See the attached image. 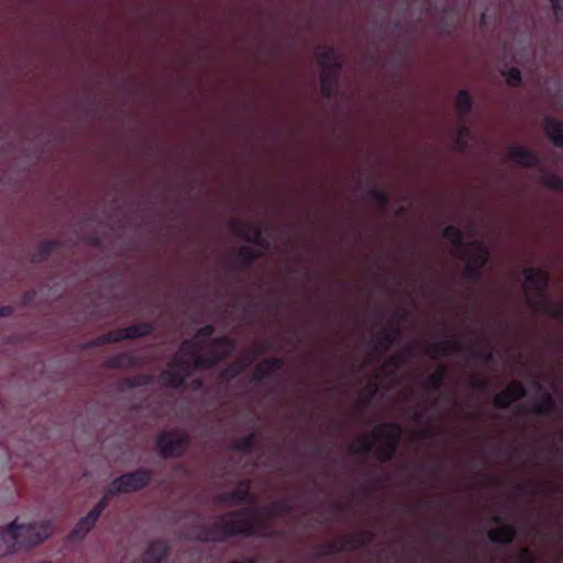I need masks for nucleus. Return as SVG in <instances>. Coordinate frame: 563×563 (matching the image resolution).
<instances>
[{"mask_svg": "<svg viewBox=\"0 0 563 563\" xmlns=\"http://www.w3.org/2000/svg\"><path fill=\"white\" fill-rule=\"evenodd\" d=\"M258 510L254 508H243L230 511L220 517L212 525H199L196 527L194 538L200 542H224L233 537H260L261 527L250 516L257 515Z\"/></svg>", "mask_w": 563, "mask_h": 563, "instance_id": "nucleus-1", "label": "nucleus"}, {"mask_svg": "<svg viewBox=\"0 0 563 563\" xmlns=\"http://www.w3.org/2000/svg\"><path fill=\"white\" fill-rule=\"evenodd\" d=\"M401 437L402 428L398 422H383L377 427V433L365 435L357 443L352 444L350 450L354 454L367 455L373 451L374 441L382 439L383 442L375 450V456L382 463H387L395 457Z\"/></svg>", "mask_w": 563, "mask_h": 563, "instance_id": "nucleus-2", "label": "nucleus"}, {"mask_svg": "<svg viewBox=\"0 0 563 563\" xmlns=\"http://www.w3.org/2000/svg\"><path fill=\"white\" fill-rule=\"evenodd\" d=\"M523 276L525 294L529 306L537 312L563 322V302H554L547 298L548 274L542 269L529 267L523 271Z\"/></svg>", "mask_w": 563, "mask_h": 563, "instance_id": "nucleus-3", "label": "nucleus"}, {"mask_svg": "<svg viewBox=\"0 0 563 563\" xmlns=\"http://www.w3.org/2000/svg\"><path fill=\"white\" fill-rule=\"evenodd\" d=\"M49 534L46 522L16 526L14 521L0 531V556L43 542Z\"/></svg>", "mask_w": 563, "mask_h": 563, "instance_id": "nucleus-4", "label": "nucleus"}, {"mask_svg": "<svg viewBox=\"0 0 563 563\" xmlns=\"http://www.w3.org/2000/svg\"><path fill=\"white\" fill-rule=\"evenodd\" d=\"M159 454L165 459L181 457L190 445V437L183 429L161 431L156 439Z\"/></svg>", "mask_w": 563, "mask_h": 563, "instance_id": "nucleus-5", "label": "nucleus"}, {"mask_svg": "<svg viewBox=\"0 0 563 563\" xmlns=\"http://www.w3.org/2000/svg\"><path fill=\"white\" fill-rule=\"evenodd\" d=\"M191 362L183 355H175L161 373L159 380L163 386L170 389H180L185 386L186 379L192 375Z\"/></svg>", "mask_w": 563, "mask_h": 563, "instance_id": "nucleus-6", "label": "nucleus"}, {"mask_svg": "<svg viewBox=\"0 0 563 563\" xmlns=\"http://www.w3.org/2000/svg\"><path fill=\"white\" fill-rule=\"evenodd\" d=\"M201 344L194 339L184 340L175 355H183L191 362L194 369H210L219 364L218 357H208L207 353H201Z\"/></svg>", "mask_w": 563, "mask_h": 563, "instance_id": "nucleus-7", "label": "nucleus"}, {"mask_svg": "<svg viewBox=\"0 0 563 563\" xmlns=\"http://www.w3.org/2000/svg\"><path fill=\"white\" fill-rule=\"evenodd\" d=\"M373 538L374 533L372 531H365L362 534H351L342 542L335 541L322 545L318 555L325 558L339 554L347 549H360L365 547Z\"/></svg>", "mask_w": 563, "mask_h": 563, "instance_id": "nucleus-8", "label": "nucleus"}, {"mask_svg": "<svg viewBox=\"0 0 563 563\" xmlns=\"http://www.w3.org/2000/svg\"><path fill=\"white\" fill-rule=\"evenodd\" d=\"M231 228L233 233L236 236L243 239L244 241L255 244L263 251L269 249V242L264 236L263 231L258 225L242 222L239 220H233L231 222Z\"/></svg>", "mask_w": 563, "mask_h": 563, "instance_id": "nucleus-9", "label": "nucleus"}, {"mask_svg": "<svg viewBox=\"0 0 563 563\" xmlns=\"http://www.w3.org/2000/svg\"><path fill=\"white\" fill-rule=\"evenodd\" d=\"M214 504L229 506L233 504H253L254 498L251 493L250 482L246 479L240 481L238 487L231 492L220 493L213 498Z\"/></svg>", "mask_w": 563, "mask_h": 563, "instance_id": "nucleus-10", "label": "nucleus"}, {"mask_svg": "<svg viewBox=\"0 0 563 563\" xmlns=\"http://www.w3.org/2000/svg\"><path fill=\"white\" fill-rule=\"evenodd\" d=\"M466 255L456 253V256L465 263H472L485 267L489 260V250L485 242L475 240L466 244Z\"/></svg>", "mask_w": 563, "mask_h": 563, "instance_id": "nucleus-11", "label": "nucleus"}, {"mask_svg": "<svg viewBox=\"0 0 563 563\" xmlns=\"http://www.w3.org/2000/svg\"><path fill=\"white\" fill-rule=\"evenodd\" d=\"M235 349V342L230 336L222 335L209 340L208 357H218L219 363L229 356Z\"/></svg>", "mask_w": 563, "mask_h": 563, "instance_id": "nucleus-12", "label": "nucleus"}, {"mask_svg": "<svg viewBox=\"0 0 563 563\" xmlns=\"http://www.w3.org/2000/svg\"><path fill=\"white\" fill-rule=\"evenodd\" d=\"M140 484L141 476L137 472L132 474H124L112 482L110 488L107 490L103 497H106L107 501L108 498L115 493H129L136 490L140 487Z\"/></svg>", "mask_w": 563, "mask_h": 563, "instance_id": "nucleus-13", "label": "nucleus"}, {"mask_svg": "<svg viewBox=\"0 0 563 563\" xmlns=\"http://www.w3.org/2000/svg\"><path fill=\"white\" fill-rule=\"evenodd\" d=\"M342 64L334 65V69H322L320 75V90L324 98L330 99L336 93L339 76Z\"/></svg>", "mask_w": 563, "mask_h": 563, "instance_id": "nucleus-14", "label": "nucleus"}, {"mask_svg": "<svg viewBox=\"0 0 563 563\" xmlns=\"http://www.w3.org/2000/svg\"><path fill=\"white\" fill-rule=\"evenodd\" d=\"M106 507V497L99 501L98 506L93 508L86 517L81 518L76 525L73 536L74 538H82L95 526L101 511Z\"/></svg>", "mask_w": 563, "mask_h": 563, "instance_id": "nucleus-15", "label": "nucleus"}, {"mask_svg": "<svg viewBox=\"0 0 563 563\" xmlns=\"http://www.w3.org/2000/svg\"><path fill=\"white\" fill-rule=\"evenodd\" d=\"M518 528L514 523L501 525L496 529L488 531L487 537L494 544L508 545L514 542L517 537Z\"/></svg>", "mask_w": 563, "mask_h": 563, "instance_id": "nucleus-16", "label": "nucleus"}, {"mask_svg": "<svg viewBox=\"0 0 563 563\" xmlns=\"http://www.w3.org/2000/svg\"><path fill=\"white\" fill-rule=\"evenodd\" d=\"M510 158L523 167H536L540 164L539 156L531 150L523 146H511L509 148Z\"/></svg>", "mask_w": 563, "mask_h": 563, "instance_id": "nucleus-17", "label": "nucleus"}, {"mask_svg": "<svg viewBox=\"0 0 563 563\" xmlns=\"http://www.w3.org/2000/svg\"><path fill=\"white\" fill-rule=\"evenodd\" d=\"M464 350V344L457 340H442L428 349V354L437 358L439 356H446L454 353H460Z\"/></svg>", "mask_w": 563, "mask_h": 563, "instance_id": "nucleus-18", "label": "nucleus"}, {"mask_svg": "<svg viewBox=\"0 0 563 563\" xmlns=\"http://www.w3.org/2000/svg\"><path fill=\"white\" fill-rule=\"evenodd\" d=\"M400 336V330L396 323H390L378 335L375 351L379 354L385 353Z\"/></svg>", "mask_w": 563, "mask_h": 563, "instance_id": "nucleus-19", "label": "nucleus"}, {"mask_svg": "<svg viewBox=\"0 0 563 563\" xmlns=\"http://www.w3.org/2000/svg\"><path fill=\"white\" fill-rule=\"evenodd\" d=\"M543 130L551 142L559 148H563V122L553 117L543 120Z\"/></svg>", "mask_w": 563, "mask_h": 563, "instance_id": "nucleus-20", "label": "nucleus"}, {"mask_svg": "<svg viewBox=\"0 0 563 563\" xmlns=\"http://www.w3.org/2000/svg\"><path fill=\"white\" fill-rule=\"evenodd\" d=\"M167 555L168 547L164 542H154L143 550V563H163Z\"/></svg>", "mask_w": 563, "mask_h": 563, "instance_id": "nucleus-21", "label": "nucleus"}, {"mask_svg": "<svg viewBox=\"0 0 563 563\" xmlns=\"http://www.w3.org/2000/svg\"><path fill=\"white\" fill-rule=\"evenodd\" d=\"M442 235L444 239L451 242V244L455 247L456 253H463L466 255V244L468 242L465 241L464 234L462 230L456 225H446L443 231Z\"/></svg>", "mask_w": 563, "mask_h": 563, "instance_id": "nucleus-22", "label": "nucleus"}, {"mask_svg": "<svg viewBox=\"0 0 563 563\" xmlns=\"http://www.w3.org/2000/svg\"><path fill=\"white\" fill-rule=\"evenodd\" d=\"M558 410V404L553 395L549 391H543L533 405L532 412L539 416H550Z\"/></svg>", "mask_w": 563, "mask_h": 563, "instance_id": "nucleus-23", "label": "nucleus"}, {"mask_svg": "<svg viewBox=\"0 0 563 563\" xmlns=\"http://www.w3.org/2000/svg\"><path fill=\"white\" fill-rule=\"evenodd\" d=\"M316 55L322 69H334V65L342 64L335 49L331 46H319Z\"/></svg>", "mask_w": 563, "mask_h": 563, "instance_id": "nucleus-24", "label": "nucleus"}, {"mask_svg": "<svg viewBox=\"0 0 563 563\" xmlns=\"http://www.w3.org/2000/svg\"><path fill=\"white\" fill-rule=\"evenodd\" d=\"M252 362L253 357L251 356L239 358L223 368L220 376L221 378L228 380L234 379L240 376Z\"/></svg>", "mask_w": 563, "mask_h": 563, "instance_id": "nucleus-25", "label": "nucleus"}, {"mask_svg": "<svg viewBox=\"0 0 563 563\" xmlns=\"http://www.w3.org/2000/svg\"><path fill=\"white\" fill-rule=\"evenodd\" d=\"M262 256V253L255 249L243 246L235 256V263L243 269L250 268L253 263Z\"/></svg>", "mask_w": 563, "mask_h": 563, "instance_id": "nucleus-26", "label": "nucleus"}, {"mask_svg": "<svg viewBox=\"0 0 563 563\" xmlns=\"http://www.w3.org/2000/svg\"><path fill=\"white\" fill-rule=\"evenodd\" d=\"M295 505L290 498H280L273 501L267 508L269 516H285L294 511Z\"/></svg>", "mask_w": 563, "mask_h": 563, "instance_id": "nucleus-27", "label": "nucleus"}, {"mask_svg": "<svg viewBox=\"0 0 563 563\" xmlns=\"http://www.w3.org/2000/svg\"><path fill=\"white\" fill-rule=\"evenodd\" d=\"M448 377V368L440 365L428 378L427 387L431 391H441Z\"/></svg>", "mask_w": 563, "mask_h": 563, "instance_id": "nucleus-28", "label": "nucleus"}, {"mask_svg": "<svg viewBox=\"0 0 563 563\" xmlns=\"http://www.w3.org/2000/svg\"><path fill=\"white\" fill-rule=\"evenodd\" d=\"M455 107L461 117L468 114L473 108V98L470 92L462 89L457 92L455 98Z\"/></svg>", "mask_w": 563, "mask_h": 563, "instance_id": "nucleus-29", "label": "nucleus"}, {"mask_svg": "<svg viewBox=\"0 0 563 563\" xmlns=\"http://www.w3.org/2000/svg\"><path fill=\"white\" fill-rule=\"evenodd\" d=\"M256 441V433L251 432L250 434L234 441L231 445V449L238 452H249L254 449Z\"/></svg>", "mask_w": 563, "mask_h": 563, "instance_id": "nucleus-30", "label": "nucleus"}, {"mask_svg": "<svg viewBox=\"0 0 563 563\" xmlns=\"http://www.w3.org/2000/svg\"><path fill=\"white\" fill-rule=\"evenodd\" d=\"M484 267L474 265L472 263H465L463 271V278L471 283H477L482 278Z\"/></svg>", "mask_w": 563, "mask_h": 563, "instance_id": "nucleus-31", "label": "nucleus"}, {"mask_svg": "<svg viewBox=\"0 0 563 563\" xmlns=\"http://www.w3.org/2000/svg\"><path fill=\"white\" fill-rule=\"evenodd\" d=\"M500 74L510 87H519L522 82L521 71L516 67L505 68Z\"/></svg>", "mask_w": 563, "mask_h": 563, "instance_id": "nucleus-32", "label": "nucleus"}, {"mask_svg": "<svg viewBox=\"0 0 563 563\" xmlns=\"http://www.w3.org/2000/svg\"><path fill=\"white\" fill-rule=\"evenodd\" d=\"M505 391L509 395L512 400L522 399L527 396V389L521 382H512L506 388Z\"/></svg>", "mask_w": 563, "mask_h": 563, "instance_id": "nucleus-33", "label": "nucleus"}, {"mask_svg": "<svg viewBox=\"0 0 563 563\" xmlns=\"http://www.w3.org/2000/svg\"><path fill=\"white\" fill-rule=\"evenodd\" d=\"M542 184L550 189L563 191V178L553 173H545L542 176Z\"/></svg>", "mask_w": 563, "mask_h": 563, "instance_id": "nucleus-34", "label": "nucleus"}, {"mask_svg": "<svg viewBox=\"0 0 563 563\" xmlns=\"http://www.w3.org/2000/svg\"><path fill=\"white\" fill-rule=\"evenodd\" d=\"M369 198L375 201L379 208H385L389 202V195L380 188L373 187L368 191Z\"/></svg>", "mask_w": 563, "mask_h": 563, "instance_id": "nucleus-35", "label": "nucleus"}, {"mask_svg": "<svg viewBox=\"0 0 563 563\" xmlns=\"http://www.w3.org/2000/svg\"><path fill=\"white\" fill-rule=\"evenodd\" d=\"M263 362V365L266 366V368L272 373V375L279 379L280 374L278 373L279 369L284 366V360L282 357H269L265 358Z\"/></svg>", "mask_w": 563, "mask_h": 563, "instance_id": "nucleus-36", "label": "nucleus"}, {"mask_svg": "<svg viewBox=\"0 0 563 563\" xmlns=\"http://www.w3.org/2000/svg\"><path fill=\"white\" fill-rule=\"evenodd\" d=\"M263 362V365L266 366V368L272 373V375L279 379L280 374L278 373L279 369L284 366V360L282 357H269L265 358Z\"/></svg>", "mask_w": 563, "mask_h": 563, "instance_id": "nucleus-37", "label": "nucleus"}, {"mask_svg": "<svg viewBox=\"0 0 563 563\" xmlns=\"http://www.w3.org/2000/svg\"><path fill=\"white\" fill-rule=\"evenodd\" d=\"M275 378L272 373L263 365V362L258 363L253 371L252 380L255 383H263L265 379Z\"/></svg>", "mask_w": 563, "mask_h": 563, "instance_id": "nucleus-38", "label": "nucleus"}, {"mask_svg": "<svg viewBox=\"0 0 563 563\" xmlns=\"http://www.w3.org/2000/svg\"><path fill=\"white\" fill-rule=\"evenodd\" d=\"M493 402L494 406L498 409H507L512 404V400L509 398V395L503 390L494 397Z\"/></svg>", "mask_w": 563, "mask_h": 563, "instance_id": "nucleus-39", "label": "nucleus"}, {"mask_svg": "<svg viewBox=\"0 0 563 563\" xmlns=\"http://www.w3.org/2000/svg\"><path fill=\"white\" fill-rule=\"evenodd\" d=\"M214 331H216V328L212 324H206L197 331L195 339L197 341L199 339H201V340L210 339L213 335Z\"/></svg>", "mask_w": 563, "mask_h": 563, "instance_id": "nucleus-40", "label": "nucleus"}, {"mask_svg": "<svg viewBox=\"0 0 563 563\" xmlns=\"http://www.w3.org/2000/svg\"><path fill=\"white\" fill-rule=\"evenodd\" d=\"M551 7H552V10H553V13H554V16L556 19V21H561L562 20V14H563V3H562V0H549Z\"/></svg>", "mask_w": 563, "mask_h": 563, "instance_id": "nucleus-41", "label": "nucleus"}, {"mask_svg": "<svg viewBox=\"0 0 563 563\" xmlns=\"http://www.w3.org/2000/svg\"><path fill=\"white\" fill-rule=\"evenodd\" d=\"M471 386L476 389V390H479V391H486L489 387V382L487 379H484V378H473L471 380Z\"/></svg>", "mask_w": 563, "mask_h": 563, "instance_id": "nucleus-42", "label": "nucleus"}, {"mask_svg": "<svg viewBox=\"0 0 563 563\" xmlns=\"http://www.w3.org/2000/svg\"><path fill=\"white\" fill-rule=\"evenodd\" d=\"M438 435V431L432 427H423L419 430V437L421 439H434Z\"/></svg>", "mask_w": 563, "mask_h": 563, "instance_id": "nucleus-43", "label": "nucleus"}, {"mask_svg": "<svg viewBox=\"0 0 563 563\" xmlns=\"http://www.w3.org/2000/svg\"><path fill=\"white\" fill-rule=\"evenodd\" d=\"M519 562L520 563H537L532 553L527 548L521 550L520 555H519Z\"/></svg>", "mask_w": 563, "mask_h": 563, "instance_id": "nucleus-44", "label": "nucleus"}, {"mask_svg": "<svg viewBox=\"0 0 563 563\" xmlns=\"http://www.w3.org/2000/svg\"><path fill=\"white\" fill-rule=\"evenodd\" d=\"M468 133H470V130L467 126L462 125L460 128L459 133H457V141H456L460 146H463L464 139L468 135Z\"/></svg>", "mask_w": 563, "mask_h": 563, "instance_id": "nucleus-45", "label": "nucleus"}, {"mask_svg": "<svg viewBox=\"0 0 563 563\" xmlns=\"http://www.w3.org/2000/svg\"><path fill=\"white\" fill-rule=\"evenodd\" d=\"M423 419H424V415H423V412L416 410V411L412 413V421H413L415 423H417V424H422V423H423Z\"/></svg>", "mask_w": 563, "mask_h": 563, "instance_id": "nucleus-46", "label": "nucleus"}, {"mask_svg": "<svg viewBox=\"0 0 563 563\" xmlns=\"http://www.w3.org/2000/svg\"><path fill=\"white\" fill-rule=\"evenodd\" d=\"M402 362L401 356L399 355H391L388 360V364H390L394 367H398Z\"/></svg>", "mask_w": 563, "mask_h": 563, "instance_id": "nucleus-47", "label": "nucleus"}, {"mask_svg": "<svg viewBox=\"0 0 563 563\" xmlns=\"http://www.w3.org/2000/svg\"><path fill=\"white\" fill-rule=\"evenodd\" d=\"M203 386V382L201 378H195L190 382V387L194 389V390H199L201 389Z\"/></svg>", "mask_w": 563, "mask_h": 563, "instance_id": "nucleus-48", "label": "nucleus"}, {"mask_svg": "<svg viewBox=\"0 0 563 563\" xmlns=\"http://www.w3.org/2000/svg\"><path fill=\"white\" fill-rule=\"evenodd\" d=\"M137 335H139L137 328H134V329L124 330V333L121 335V338H133V336H137Z\"/></svg>", "mask_w": 563, "mask_h": 563, "instance_id": "nucleus-49", "label": "nucleus"}, {"mask_svg": "<svg viewBox=\"0 0 563 563\" xmlns=\"http://www.w3.org/2000/svg\"><path fill=\"white\" fill-rule=\"evenodd\" d=\"M475 355H476L477 357H482V356H484L486 361H490V360H492V356H493V355H492V353H490V352H487V351H477V352L475 353Z\"/></svg>", "mask_w": 563, "mask_h": 563, "instance_id": "nucleus-50", "label": "nucleus"}, {"mask_svg": "<svg viewBox=\"0 0 563 563\" xmlns=\"http://www.w3.org/2000/svg\"><path fill=\"white\" fill-rule=\"evenodd\" d=\"M142 478H143V488H144L150 482V478H151L150 472L143 468Z\"/></svg>", "mask_w": 563, "mask_h": 563, "instance_id": "nucleus-51", "label": "nucleus"}, {"mask_svg": "<svg viewBox=\"0 0 563 563\" xmlns=\"http://www.w3.org/2000/svg\"><path fill=\"white\" fill-rule=\"evenodd\" d=\"M492 522H494V523H496V525H499V527H500L501 525H505V523H504V519H503V517H500L499 515H494V516L492 517Z\"/></svg>", "mask_w": 563, "mask_h": 563, "instance_id": "nucleus-52", "label": "nucleus"}, {"mask_svg": "<svg viewBox=\"0 0 563 563\" xmlns=\"http://www.w3.org/2000/svg\"><path fill=\"white\" fill-rule=\"evenodd\" d=\"M333 511L336 516H342L343 512H344V508L342 505H334L333 506Z\"/></svg>", "mask_w": 563, "mask_h": 563, "instance_id": "nucleus-53", "label": "nucleus"}, {"mask_svg": "<svg viewBox=\"0 0 563 563\" xmlns=\"http://www.w3.org/2000/svg\"><path fill=\"white\" fill-rule=\"evenodd\" d=\"M404 353L406 355H412L415 353L413 346L411 344L406 345L404 349Z\"/></svg>", "mask_w": 563, "mask_h": 563, "instance_id": "nucleus-54", "label": "nucleus"}, {"mask_svg": "<svg viewBox=\"0 0 563 563\" xmlns=\"http://www.w3.org/2000/svg\"><path fill=\"white\" fill-rule=\"evenodd\" d=\"M142 329H143V336L147 335L151 332V325L144 321H143Z\"/></svg>", "mask_w": 563, "mask_h": 563, "instance_id": "nucleus-55", "label": "nucleus"}, {"mask_svg": "<svg viewBox=\"0 0 563 563\" xmlns=\"http://www.w3.org/2000/svg\"><path fill=\"white\" fill-rule=\"evenodd\" d=\"M266 350V346H257L254 351L255 355L258 356V355H262Z\"/></svg>", "mask_w": 563, "mask_h": 563, "instance_id": "nucleus-56", "label": "nucleus"}, {"mask_svg": "<svg viewBox=\"0 0 563 563\" xmlns=\"http://www.w3.org/2000/svg\"><path fill=\"white\" fill-rule=\"evenodd\" d=\"M376 391H377V388H376V386H375V385H373V386L371 387V389H369V394H368V398H367V400L372 399V398L375 396Z\"/></svg>", "mask_w": 563, "mask_h": 563, "instance_id": "nucleus-57", "label": "nucleus"}, {"mask_svg": "<svg viewBox=\"0 0 563 563\" xmlns=\"http://www.w3.org/2000/svg\"><path fill=\"white\" fill-rule=\"evenodd\" d=\"M404 509H405L406 512H411V511L415 510V507L410 506V505H407V506L404 507Z\"/></svg>", "mask_w": 563, "mask_h": 563, "instance_id": "nucleus-58", "label": "nucleus"}, {"mask_svg": "<svg viewBox=\"0 0 563 563\" xmlns=\"http://www.w3.org/2000/svg\"><path fill=\"white\" fill-rule=\"evenodd\" d=\"M142 379H143V386H145L150 382V377L145 374H143Z\"/></svg>", "mask_w": 563, "mask_h": 563, "instance_id": "nucleus-59", "label": "nucleus"}, {"mask_svg": "<svg viewBox=\"0 0 563 563\" xmlns=\"http://www.w3.org/2000/svg\"><path fill=\"white\" fill-rule=\"evenodd\" d=\"M7 313H9V309H7V308L0 309V316H4Z\"/></svg>", "mask_w": 563, "mask_h": 563, "instance_id": "nucleus-60", "label": "nucleus"}, {"mask_svg": "<svg viewBox=\"0 0 563 563\" xmlns=\"http://www.w3.org/2000/svg\"><path fill=\"white\" fill-rule=\"evenodd\" d=\"M552 490L555 493L559 492V486L558 485L552 486Z\"/></svg>", "mask_w": 563, "mask_h": 563, "instance_id": "nucleus-61", "label": "nucleus"}, {"mask_svg": "<svg viewBox=\"0 0 563 563\" xmlns=\"http://www.w3.org/2000/svg\"><path fill=\"white\" fill-rule=\"evenodd\" d=\"M426 505H427L428 507H433V503H432L431 500L427 501V503H426Z\"/></svg>", "mask_w": 563, "mask_h": 563, "instance_id": "nucleus-62", "label": "nucleus"}, {"mask_svg": "<svg viewBox=\"0 0 563 563\" xmlns=\"http://www.w3.org/2000/svg\"><path fill=\"white\" fill-rule=\"evenodd\" d=\"M438 468H439V466H438V465H432V471H433V472H437V471H438Z\"/></svg>", "mask_w": 563, "mask_h": 563, "instance_id": "nucleus-63", "label": "nucleus"}, {"mask_svg": "<svg viewBox=\"0 0 563 563\" xmlns=\"http://www.w3.org/2000/svg\"><path fill=\"white\" fill-rule=\"evenodd\" d=\"M396 318H397V322H399L401 320V316L399 313L396 314Z\"/></svg>", "mask_w": 563, "mask_h": 563, "instance_id": "nucleus-64", "label": "nucleus"}]
</instances>
